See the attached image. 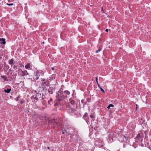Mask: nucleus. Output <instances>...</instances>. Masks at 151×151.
I'll list each match as a JSON object with an SVG mask.
<instances>
[{"label": "nucleus", "instance_id": "9d476101", "mask_svg": "<svg viewBox=\"0 0 151 151\" xmlns=\"http://www.w3.org/2000/svg\"><path fill=\"white\" fill-rule=\"evenodd\" d=\"M70 102L71 104H73L74 103V101L73 100H71Z\"/></svg>", "mask_w": 151, "mask_h": 151}, {"label": "nucleus", "instance_id": "9b49d317", "mask_svg": "<svg viewBox=\"0 0 151 151\" xmlns=\"http://www.w3.org/2000/svg\"><path fill=\"white\" fill-rule=\"evenodd\" d=\"M101 50V49L100 48L98 49V50H97L96 51V53H98Z\"/></svg>", "mask_w": 151, "mask_h": 151}, {"label": "nucleus", "instance_id": "f3484780", "mask_svg": "<svg viewBox=\"0 0 151 151\" xmlns=\"http://www.w3.org/2000/svg\"><path fill=\"white\" fill-rule=\"evenodd\" d=\"M96 80L97 83L98 82V78L97 77H96Z\"/></svg>", "mask_w": 151, "mask_h": 151}, {"label": "nucleus", "instance_id": "f03ea898", "mask_svg": "<svg viewBox=\"0 0 151 151\" xmlns=\"http://www.w3.org/2000/svg\"><path fill=\"white\" fill-rule=\"evenodd\" d=\"M2 41V42H1V44H5L6 43V42H5V39L4 38H0V41Z\"/></svg>", "mask_w": 151, "mask_h": 151}, {"label": "nucleus", "instance_id": "412c9836", "mask_svg": "<svg viewBox=\"0 0 151 151\" xmlns=\"http://www.w3.org/2000/svg\"><path fill=\"white\" fill-rule=\"evenodd\" d=\"M87 114V113H85V116H86Z\"/></svg>", "mask_w": 151, "mask_h": 151}, {"label": "nucleus", "instance_id": "423d86ee", "mask_svg": "<svg viewBox=\"0 0 151 151\" xmlns=\"http://www.w3.org/2000/svg\"><path fill=\"white\" fill-rule=\"evenodd\" d=\"M8 62H9V64L12 65L13 63L14 60H13L11 59H10V60H9Z\"/></svg>", "mask_w": 151, "mask_h": 151}, {"label": "nucleus", "instance_id": "aec40b11", "mask_svg": "<svg viewBox=\"0 0 151 151\" xmlns=\"http://www.w3.org/2000/svg\"><path fill=\"white\" fill-rule=\"evenodd\" d=\"M47 148L48 149H49L50 148V147H47Z\"/></svg>", "mask_w": 151, "mask_h": 151}, {"label": "nucleus", "instance_id": "ddd939ff", "mask_svg": "<svg viewBox=\"0 0 151 151\" xmlns=\"http://www.w3.org/2000/svg\"><path fill=\"white\" fill-rule=\"evenodd\" d=\"M6 4L8 6H12L13 5V4H12H12L7 3Z\"/></svg>", "mask_w": 151, "mask_h": 151}, {"label": "nucleus", "instance_id": "6e6552de", "mask_svg": "<svg viewBox=\"0 0 151 151\" xmlns=\"http://www.w3.org/2000/svg\"><path fill=\"white\" fill-rule=\"evenodd\" d=\"M114 106L112 104H110L107 107V108L109 109L111 107H113Z\"/></svg>", "mask_w": 151, "mask_h": 151}, {"label": "nucleus", "instance_id": "f257e3e1", "mask_svg": "<svg viewBox=\"0 0 151 151\" xmlns=\"http://www.w3.org/2000/svg\"><path fill=\"white\" fill-rule=\"evenodd\" d=\"M32 67V65L31 63H28L25 66V68L28 69H31Z\"/></svg>", "mask_w": 151, "mask_h": 151}, {"label": "nucleus", "instance_id": "a211bd4d", "mask_svg": "<svg viewBox=\"0 0 151 151\" xmlns=\"http://www.w3.org/2000/svg\"><path fill=\"white\" fill-rule=\"evenodd\" d=\"M51 69L52 70H54L55 69V68L54 67H52Z\"/></svg>", "mask_w": 151, "mask_h": 151}, {"label": "nucleus", "instance_id": "1a4fd4ad", "mask_svg": "<svg viewBox=\"0 0 151 151\" xmlns=\"http://www.w3.org/2000/svg\"><path fill=\"white\" fill-rule=\"evenodd\" d=\"M64 92L68 95H69L70 94V92L68 91H64Z\"/></svg>", "mask_w": 151, "mask_h": 151}, {"label": "nucleus", "instance_id": "5701e85b", "mask_svg": "<svg viewBox=\"0 0 151 151\" xmlns=\"http://www.w3.org/2000/svg\"><path fill=\"white\" fill-rule=\"evenodd\" d=\"M8 0L9 1L8 2H10V1H9V0Z\"/></svg>", "mask_w": 151, "mask_h": 151}, {"label": "nucleus", "instance_id": "393cba45", "mask_svg": "<svg viewBox=\"0 0 151 151\" xmlns=\"http://www.w3.org/2000/svg\"><path fill=\"white\" fill-rule=\"evenodd\" d=\"M28 73H27V75H28ZM26 75V74H25V75Z\"/></svg>", "mask_w": 151, "mask_h": 151}, {"label": "nucleus", "instance_id": "39448f33", "mask_svg": "<svg viewBox=\"0 0 151 151\" xmlns=\"http://www.w3.org/2000/svg\"><path fill=\"white\" fill-rule=\"evenodd\" d=\"M4 90V92L5 93H10V91H11V89L7 88V89H5Z\"/></svg>", "mask_w": 151, "mask_h": 151}, {"label": "nucleus", "instance_id": "4be33fe9", "mask_svg": "<svg viewBox=\"0 0 151 151\" xmlns=\"http://www.w3.org/2000/svg\"><path fill=\"white\" fill-rule=\"evenodd\" d=\"M64 132H62V134H64Z\"/></svg>", "mask_w": 151, "mask_h": 151}, {"label": "nucleus", "instance_id": "6ab92c4d", "mask_svg": "<svg viewBox=\"0 0 151 151\" xmlns=\"http://www.w3.org/2000/svg\"><path fill=\"white\" fill-rule=\"evenodd\" d=\"M106 31L107 32H108V29H106Z\"/></svg>", "mask_w": 151, "mask_h": 151}, {"label": "nucleus", "instance_id": "a878e982", "mask_svg": "<svg viewBox=\"0 0 151 151\" xmlns=\"http://www.w3.org/2000/svg\"><path fill=\"white\" fill-rule=\"evenodd\" d=\"M42 43H44V42H43Z\"/></svg>", "mask_w": 151, "mask_h": 151}, {"label": "nucleus", "instance_id": "7ed1b4c3", "mask_svg": "<svg viewBox=\"0 0 151 151\" xmlns=\"http://www.w3.org/2000/svg\"><path fill=\"white\" fill-rule=\"evenodd\" d=\"M49 123H50L51 122H52V123H53L55 125L57 124V122H55V119H53L52 120H50L49 121Z\"/></svg>", "mask_w": 151, "mask_h": 151}, {"label": "nucleus", "instance_id": "20e7f679", "mask_svg": "<svg viewBox=\"0 0 151 151\" xmlns=\"http://www.w3.org/2000/svg\"><path fill=\"white\" fill-rule=\"evenodd\" d=\"M42 75H44L43 73H41V71H37V76H40V75H41V76Z\"/></svg>", "mask_w": 151, "mask_h": 151}, {"label": "nucleus", "instance_id": "0eeeda50", "mask_svg": "<svg viewBox=\"0 0 151 151\" xmlns=\"http://www.w3.org/2000/svg\"><path fill=\"white\" fill-rule=\"evenodd\" d=\"M1 78H3L4 80L7 81V79L6 76H1Z\"/></svg>", "mask_w": 151, "mask_h": 151}, {"label": "nucleus", "instance_id": "4468645a", "mask_svg": "<svg viewBox=\"0 0 151 151\" xmlns=\"http://www.w3.org/2000/svg\"><path fill=\"white\" fill-rule=\"evenodd\" d=\"M97 84H98V87L99 88H100V87H101L100 85L98 83V82H97Z\"/></svg>", "mask_w": 151, "mask_h": 151}, {"label": "nucleus", "instance_id": "dca6fc26", "mask_svg": "<svg viewBox=\"0 0 151 151\" xmlns=\"http://www.w3.org/2000/svg\"><path fill=\"white\" fill-rule=\"evenodd\" d=\"M90 116L91 118H93V116L92 115H90Z\"/></svg>", "mask_w": 151, "mask_h": 151}, {"label": "nucleus", "instance_id": "b1692460", "mask_svg": "<svg viewBox=\"0 0 151 151\" xmlns=\"http://www.w3.org/2000/svg\"><path fill=\"white\" fill-rule=\"evenodd\" d=\"M38 79V78L37 77V78H36V79Z\"/></svg>", "mask_w": 151, "mask_h": 151}, {"label": "nucleus", "instance_id": "f8f14e48", "mask_svg": "<svg viewBox=\"0 0 151 151\" xmlns=\"http://www.w3.org/2000/svg\"><path fill=\"white\" fill-rule=\"evenodd\" d=\"M100 89H101V91H102L103 93H104V91L103 89L101 87L100 88Z\"/></svg>", "mask_w": 151, "mask_h": 151}, {"label": "nucleus", "instance_id": "2eb2a0df", "mask_svg": "<svg viewBox=\"0 0 151 151\" xmlns=\"http://www.w3.org/2000/svg\"><path fill=\"white\" fill-rule=\"evenodd\" d=\"M52 101V99H50V100H49L48 101V102L49 104L50 103V102L51 101Z\"/></svg>", "mask_w": 151, "mask_h": 151}]
</instances>
